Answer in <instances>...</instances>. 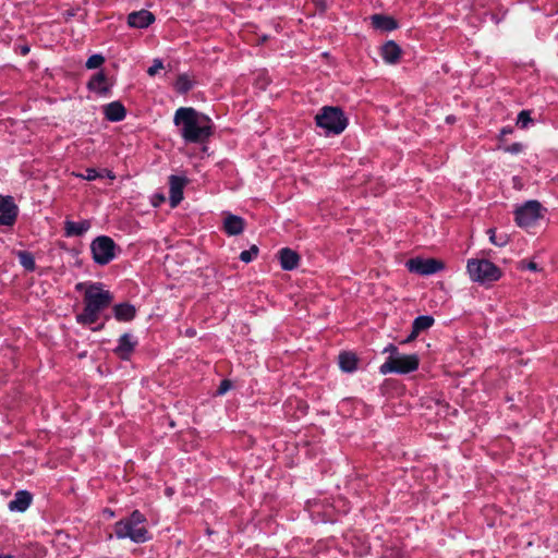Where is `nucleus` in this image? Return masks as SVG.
<instances>
[{
	"mask_svg": "<svg viewBox=\"0 0 558 558\" xmlns=\"http://www.w3.org/2000/svg\"><path fill=\"white\" fill-rule=\"evenodd\" d=\"M173 122L181 128V136L187 143L206 142L213 134L211 120L191 107L179 108Z\"/></svg>",
	"mask_w": 558,
	"mask_h": 558,
	"instance_id": "1",
	"label": "nucleus"
},
{
	"mask_svg": "<svg viewBox=\"0 0 558 558\" xmlns=\"http://www.w3.org/2000/svg\"><path fill=\"white\" fill-rule=\"evenodd\" d=\"M75 290L84 292V308L76 315V322L81 325L96 323L100 312L105 308V283L83 281L76 283Z\"/></svg>",
	"mask_w": 558,
	"mask_h": 558,
	"instance_id": "2",
	"label": "nucleus"
},
{
	"mask_svg": "<svg viewBox=\"0 0 558 558\" xmlns=\"http://www.w3.org/2000/svg\"><path fill=\"white\" fill-rule=\"evenodd\" d=\"M145 522V515L135 510L129 518L116 523L114 533L118 538L129 537L135 543H144L150 537Z\"/></svg>",
	"mask_w": 558,
	"mask_h": 558,
	"instance_id": "3",
	"label": "nucleus"
},
{
	"mask_svg": "<svg viewBox=\"0 0 558 558\" xmlns=\"http://www.w3.org/2000/svg\"><path fill=\"white\" fill-rule=\"evenodd\" d=\"M317 126L325 130L327 134H340L348 126V119L339 107L326 106L315 117Z\"/></svg>",
	"mask_w": 558,
	"mask_h": 558,
	"instance_id": "4",
	"label": "nucleus"
},
{
	"mask_svg": "<svg viewBox=\"0 0 558 558\" xmlns=\"http://www.w3.org/2000/svg\"><path fill=\"white\" fill-rule=\"evenodd\" d=\"M466 270L474 282L489 284L500 279L502 271L488 259L472 258L468 260Z\"/></svg>",
	"mask_w": 558,
	"mask_h": 558,
	"instance_id": "5",
	"label": "nucleus"
},
{
	"mask_svg": "<svg viewBox=\"0 0 558 558\" xmlns=\"http://www.w3.org/2000/svg\"><path fill=\"white\" fill-rule=\"evenodd\" d=\"M420 359L416 354H397L390 355L384 364L380 365L379 372L383 375L397 373L409 374L418 368Z\"/></svg>",
	"mask_w": 558,
	"mask_h": 558,
	"instance_id": "6",
	"label": "nucleus"
},
{
	"mask_svg": "<svg viewBox=\"0 0 558 558\" xmlns=\"http://www.w3.org/2000/svg\"><path fill=\"white\" fill-rule=\"evenodd\" d=\"M542 205L537 201H529L515 210V222L520 227H531L542 217Z\"/></svg>",
	"mask_w": 558,
	"mask_h": 558,
	"instance_id": "7",
	"label": "nucleus"
},
{
	"mask_svg": "<svg viewBox=\"0 0 558 558\" xmlns=\"http://www.w3.org/2000/svg\"><path fill=\"white\" fill-rule=\"evenodd\" d=\"M407 267L411 272L428 276L445 269V263L435 258H411L407 262Z\"/></svg>",
	"mask_w": 558,
	"mask_h": 558,
	"instance_id": "8",
	"label": "nucleus"
},
{
	"mask_svg": "<svg viewBox=\"0 0 558 558\" xmlns=\"http://www.w3.org/2000/svg\"><path fill=\"white\" fill-rule=\"evenodd\" d=\"M19 207L11 195H0V226L11 227L15 223Z\"/></svg>",
	"mask_w": 558,
	"mask_h": 558,
	"instance_id": "9",
	"label": "nucleus"
},
{
	"mask_svg": "<svg viewBox=\"0 0 558 558\" xmlns=\"http://www.w3.org/2000/svg\"><path fill=\"white\" fill-rule=\"evenodd\" d=\"M86 86L88 90V99L95 100L105 96V70L100 69L96 74H94L88 80Z\"/></svg>",
	"mask_w": 558,
	"mask_h": 558,
	"instance_id": "10",
	"label": "nucleus"
},
{
	"mask_svg": "<svg viewBox=\"0 0 558 558\" xmlns=\"http://www.w3.org/2000/svg\"><path fill=\"white\" fill-rule=\"evenodd\" d=\"M33 501V495L26 489H19L12 500L9 501L8 508L11 512H25Z\"/></svg>",
	"mask_w": 558,
	"mask_h": 558,
	"instance_id": "11",
	"label": "nucleus"
},
{
	"mask_svg": "<svg viewBox=\"0 0 558 558\" xmlns=\"http://www.w3.org/2000/svg\"><path fill=\"white\" fill-rule=\"evenodd\" d=\"M136 345L137 341L131 333H123L119 338L118 345L113 349V353L121 360H128Z\"/></svg>",
	"mask_w": 558,
	"mask_h": 558,
	"instance_id": "12",
	"label": "nucleus"
},
{
	"mask_svg": "<svg viewBox=\"0 0 558 558\" xmlns=\"http://www.w3.org/2000/svg\"><path fill=\"white\" fill-rule=\"evenodd\" d=\"M186 179L178 175L169 178L170 184V205L172 208L177 207L183 198V189L186 184Z\"/></svg>",
	"mask_w": 558,
	"mask_h": 558,
	"instance_id": "13",
	"label": "nucleus"
},
{
	"mask_svg": "<svg viewBox=\"0 0 558 558\" xmlns=\"http://www.w3.org/2000/svg\"><path fill=\"white\" fill-rule=\"evenodd\" d=\"M154 21V14L147 10L132 12L128 16V24L135 28L148 27Z\"/></svg>",
	"mask_w": 558,
	"mask_h": 558,
	"instance_id": "14",
	"label": "nucleus"
},
{
	"mask_svg": "<svg viewBox=\"0 0 558 558\" xmlns=\"http://www.w3.org/2000/svg\"><path fill=\"white\" fill-rule=\"evenodd\" d=\"M245 228V221L240 216L227 214L223 220V230L228 235H239Z\"/></svg>",
	"mask_w": 558,
	"mask_h": 558,
	"instance_id": "15",
	"label": "nucleus"
},
{
	"mask_svg": "<svg viewBox=\"0 0 558 558\" xmlns=\"http://www.w3.org/2000/svg\"><path fill=\"white\" fill-rule=\"evenodd\" d=\"M279 259L282 269L292 270L298 267L300 255L295 251L284 247L279 251Z\"/></svg>",
	"mask_w": 558,
	"mask_h": 558,
	"instance_id": "16",
	"label": "nucleus"
},
{
	"mask_svg": "<svg viewBox=\"0 0 558 558\" xmlns=\"http://www.w3.org/2000/svg\"><path fill=\"white\" fill-rule=\"evenodd\" d=\"M401 53L402 50L400 46L393 40L387 41L381 47V57L389 64H396L399 61Z\"/></svg>",
	"mask_w": 558,
	"mask_h": 558,
	"instance_id": "17",
	"label": "nucleus"
},
{
	"mask_svg": "<svg viewBox=\"0 0 558 558\" xmlns=\"http://www.w3.org/2000/svg\"><path fill=\"white\" fill-rule=\"evenodd\" d=\"M113 315L119 322H130L135 317L136 310L130 303H119L112 307Z\"/></svg>",
	"mask_w": 558,
	"mask_h": 558,
	"instance_id": "18",
	"label": "nucleus"
},
{
	"mask_svg": "<svg viewBox=\"0 0 558 558\" xmlns=\"http://www.w3.org/2000/svg\"><path fill=\"white\" fill-rule=\"evenodd\" d=\"M126 110L120 101H112L107 104L106 117L107 120L118 122L125 118Z\"/></svg>",
	"mask_w": 558,
	"mask_h": 558,
	"instance_id": "19",
	"label": "nucleus"
},
{
	"mask_svg": "<svg viewBox=\"0 0 558 558\" xmlns=\"http://www.w3.org/2000/svg\"><path fill=\"white\" fill-rule=\"evenodd\" d=\"M94 262L105 265V234L98 235L90 245Z\"/></svg>",
	"mask_w": 558,
	"mask_h": 558,
	"instance_id": "20",
	"label": "nucleus"
},
{
	"mask_svg": "<svg viewBox=\"0 0 558 558\" xmlns=\"http://www.w3.org/2000/svg\"><path fill=\"white\" fill-rule=\"evenodd\" d=\"M339 366L343 372L351 373L356 369L357 357L352 352H341L338 356Z\"/></svg>",
	"mask_w": 558,
	"mask_h": 558,
	"instance_id": "21",
	"label": "nucleus"
},
{
	"mask_svg": "<svg viewBox=\"0 0 558 558\" xmlns=\"http://www.w3.org/2000/svg\"><path fill=\"white\" fill-rule=\"evenodd\" d=\"M89 228L88 221H65V235L66 236H80L83 235Z\"/></svg>",
	"mask_w": 558,
	"mask_h": 558,
	"instance_id": "22",
	"label": "nucleus"
},
{
	"mask_svg": "<svg viewBox=\"0 0 558 558\" xmlns=\"http://www.w3.org/2000/svg\"><path fill=\"white\" fill-rule=\"evenodd\" d=\"M372 24L374 27L383 31H393L398 26L397 22L392 17L381 14H374L372 16Z\"/></svg>",
	"mask_w": 558,
	"mask_h": 558,
	"instance_id": "23",
	"label": "nucleus"
},
{
	"mask_svg": "<svg viewBox=\"0 0 558 558\" xmlns=\"http://www.w3.org/2000/svg\"><path fill=\"white\" fill-rule=\"evenodd\" d=\"M21 266L28 272H33L36 269V263L34 255L28 251H17L15 253Z\"/></svg>",
	"mask_w": 558,
	"mask_h": 558,
	"instance_id": "24",
	"label": "nucleus"
},
{
	"mask_svg": "<svg viewBox=\"0 0 558 558\" xmlns=\"http://www.w3.org/2000/svg\"><path fill=\"white\" fill-rule=\"evenodd\" d=\"M434 324V318L428 315H422L414 319L412 328L414 333H420L423 330L430 328Z\"/></svg>",
	"mask_w": 558,
	"mask_h": 558,
	"instance_id": "25",
	"label": "nucleus"
},
{
	"mask_svg": "<svg viewBox=\"0 0 558 558\" xmlns=\"http://www.w3.org/2000/svg\"><path fill=\"white\" fill-rule=\"evenodd\" d=\"M193 87V82L189 78L187 75H180L175 82V89L181 93L185 94Z\"/></svg>",
	"mask_w": 558,
	"mask_h": 558,
	"instance_id": "26",
	"label": "nucleus"
},
{
	"mask_svg": "<svg viewBox=\"0 0 558 558\" xmlns=\"http://www.w3.org/2000/svg\"><path fill=\"white\" fill-rule=\"evenodd\" d=\"M121 252V247H119L111 238L107 236V264L113 258H117Z\"/></svg>",
	"mask_w": 558,
	"mask_h": 558,
	"instance_id": "27",
	"label": "nucleus"
},
{
	"mask_svg": "<svg viewBox=\"0 0 558 558\" xmlns=\"http://www.w3.org/2000/svg\"><path fill=\"white\" fill-rule=\"evenodd\" d=\"M487 233L490 242L497 246H505L509 242V236L507 234H502L498 238L495 229H488Z\"/></svg>",
	"mask_w": 558,
	"mask_h": 558,
	"instance_id": "28",
	"label": "nucleus"
},
{
	"mask_svg": "<svg viewBox=\"0 0 558 558\" xmlns=\"http://www.w3.org/2000/svg\"><path fill=\"white\" fill-rule=\"evenodd\" d=\"M532 121L531 112L529 110H522L518 114L517 125L521 129H526Z\"/></svg>",
	"mask_w": 558,
	"mask_h": 558,
	"instance_id": "29",
	"label": "nucleus"
},
{
	"mask_svg": "<svg viewBox=\"0 0 558 558\" xmlns=\"http://www.w3.org/2000/svg\"><path fill=\"white\" fill-rule=\"evenodd\" d=\"M258 254V247L256 245H252L250 250L243 251L240 254V259L244 263L252 262Z\"/></svg>",
	"mask_w": 558,
	"mask_h": 558,
	"instance_id": "30",
	"label": "nucleus"
},
{
	"mask_svg": "<svg viewBox=\"0 0 558 558\" xmlns=\"http://www.w3.org/2000/svg\"><path fill=\"white\" fill-rule=\"evenodd\" d=\"M105 62V57L101 53L90 56L86 61V68L96 69Z\"/></svg>",
	"mask_w": 558,
	"mask_h": 558,
	"instance_id": "31",
	"label": "nucleus"
},
{
	"mask_svg": "<svg viewBox=\"0 0 558 558\" xmlns=\"http://www.w3.org/2000/svg\"><path fill=\"white\" fill-rule=\"evenodd\" d=\"M78 177L92 181L95 180L96 178H102V174L94 168H88L86 169V174H78Z\"/></svg>",
	"mask_w": 558,
	"mask_h": 558,
	"instance_id": "32",
	"label": "nucleus"
},
{
	"mask_svg": "<svg viewBox=\"0 0 558 558\" xmlns=\"http://www.w3.org/2000/svg\"><path fill=\"white\" fill-rule=\"evenodd\" d=\"M161 69H163L162 61L159 60V59H155L153 61V65L148 68L147 73H148L149 76H154Z\"/></svg>",
	"mask_w": 558,
	"mask_h": 558,
	"instance_id": "33",
	"label": "nucleus"
},
{
	"mask_svg": "<svg viewBox=\"0 0 558 558\" xmlns=\"http://www.w3.org/2000/svg\"><path fill=\"white\" fill-rule=\"evenodd\" d=\"M80 9H68L61 12L62 20L64 22L71 21L74 16L77 15Z\"/></svg>",
	"mask_w": 558,
	"mask_h": 558,
	"instance_id": "34",
	"label": "nucleus"
},
{
	"mask_svg": "<svg viewBox=\"0 0 558 558\" xmlns=\"http://www.w3.org/2000/svg\"><path fill=\"white\" fill-rule=\"evenodd\" d=\"M523 150V145L521 143H513L505 148V151L510 154H519Z\"/></svg>",
	"mask_w": 558,
	"mask_h": 558,
	"instance_id": "35",
	"label": "nucleus"
},
{
	"mask_svg": "<svg viewBox=\"0 0 558 558\" xmlns=\"http://www.w3.org/2000/svg\"><path fill=\"white\" fill-rule=\"evenodd\" d=\"M520 268H522V269H525V268H526V269H529V270H531V271H537V270H539V268H538L537 264H536V263H534V262H532V260H531V262H526V260H522V262H520Z\"/></svg>",
	"mask_w": 558,
	"mask_h": 558,
	"instance_id": "36",
	"label": "nucleus"
},
{
	"mask_svg": "<svg viewBox=\"0 0 558 558\" xmlns=\"http://www.w3.org/2000/svg\"><path fill=\"white\" fill-rule=\"evenodd\" d=\"M230 388H231V381H230V380L225 379V380H222V381L220 383V386H219V388H218V390H217V393H218V395H223V393H226Z\"/></svg>",
	"mask_w": 558,
	"mask_h": 558,
	"instance_id": "37",
	"label": "nucleus"
},
{
	"mask_svg": "<svg viewBox=\"0 0 558 558\" xmlns=\"http://www.w3.org/2000/svg\"><path fill=\"white\" fill-rule=\"evenodd\" d=\"M16 50L22 54V56H27L31 51V48L28 45H20L17 46Z\"/></svg>",
	"mask_w": 558,
	"mask_h": 558,
	"instance_id": "38",
	"label": "nucleus"
},
{
	"mask_svg": "<svg viewBox=\"0 0 558 558\" xmlns=\"http://www.w3.org/2000/svg\"><path fill=\"white\" fill-rule=\"evenodd\" d=\"M384 352H385V353H386V352H389V353H390V355H397V354H399L397 347H396V345H393V344H389V345H387V347L384 349Z\"/></svg>",
	"mask_w": 558,
	"mask_h": 558,
	"instance_id": "39",
	"label": "nucleus"
},
{
	"mask_svg": "<svg viewBox=\"0 0 558 558\" xmlns=\"http://www.w3.org/2000/svg\"><path fill=\"white\" fill-rule=\"evenodd\" d=\"M418 333H414V329L412 328V332L409 335V337L403 341V343H408V342H411L413 341L416 337H417Z\"/></svg>",
	"mask_w": 558,
	"mask_h": 558,
	"instance_id": "40",
	"label": "nucleus"
},
{
	"mask_svg": "<svg viewBox=\"0 0 558 558\" xmlns=\"http://www.w3.org/2000/svg\"><path fill=\"white\" fill-rule=\"evenodd\" d=\"M512 133V129L511 128H504L501 131H500V135L501 136H505L507 134H511Z\"/></svg>",
	"mask_w": 558,
	"mask_h": 558,
	"instance_id": "41",
	"label": "nucleus"
},
{
	"mask_svg": "<svg viewBox=\"0 0 558 558\" xmlns=\"http://www.w3.org/2000/svg\"><path fill=\"white\" fill-rule=\"evenodd\" d=\"M0 558H14V556L10 554H0Z\"/></svg>",
	"mask_w": 558,
	"mask_h": 558,
	"instance_id": "42",
	"label": "nucleus"
},
{
	"mask_svg": "<svg viewBox=\"0 0 558 558\" xmlns=\"http://www.w3.org/2000/svg\"><path fill=\"white\" fill-rule=\"evenodd\" d=\"M106 175H107V178H109V179H113V178H114V177L111 174V172H110V171H108V170H107V172H106Z\"/></svg>",
	"mask_w": 558,
	"mask_h": 558,
	"instance_id": "43",
	"label": "nucleus"
},
{
	"mask_svg": "<svg viewBox=\"0 0 558 558\" xmlns=\"http://www.w3.org/2000/svg\"><path fill=\"white\" fill-rule=\"evenodd\" d=\"M106 298H107V304H108L110 302V300H111V295L109 294L108 291H107Z\"/></svg>",
	"mask_w": 558,
	"mask_h": 558,
	"instance_id": "44",
	"label": "nucleus"
},
{
	"mask_svg": "<svg viewBox=\"0 0 558 558\" xmlns=\"http://www.w3.org/2000/svg\"><path fill=\"white\" fill-rule=\"evenodd\" d=\"M107 515L113 517L114 513L112 511H110L109 509H107Z\"/></svg>",
	"mask_w": 558,
	"mask_h": 558,
	"instance_id": "45",
	"label": "nucleus"
}]
</instances>
